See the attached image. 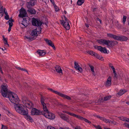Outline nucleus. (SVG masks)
<instances>
[{"label": "nucleus", "mask_w": 129, "mask_h": 129, "mask_svg": "<svg viewBox=\"0 0 129 129\" xmlns=\"http://www.w3.org/2000/svg\"><path fill=\"white\" fill-rule=\"evenodd\" d=\"M8 127L6 125H4L3 124H2V127L1 129H7Z\"/></svg>", "instance_id": "44"}, {"label": "nucleus", "mask_w": 129, "mask_h": 129, "mask_svg": "<svg viewBox=\"0 0 129 129\" xmlns=\"http://www.w3.org/2000/svg\"><path fill=\"white\" fill-rule=\"evenodd\" d=\"M89 67H90V69L91 71L92 72V74L93 75L95 76V73L94 71V67L93 66L90 65H89Z\"/></svg>", "instance_id": "27"}, {"label": "nucleus", "mask_w": 129, "mask_h": 129, "mask_svg": "<svg viewBox=\"0 0 129 129\" xmlns=\"http://www.w3.org/2000/svg\"><path fill=\"white\" fill-rule=\"evenodd\" d=\"M125 121H126L127 122H129V118L126 117V119H125Z\"/></svg>", "instance_id": "56"}, {"label": "nucleus", "mask_w": 129, "mask_h": 129, "mask_svg": "<svg viewBox=\"0 0 129 129\" xmlns=\"http://www.w3.org/2000/svg\"><path fill=\"white\" fill-rule=\"evenodd\" d=\"M50 1L53 4V6L55 5V4L54 2V0H50Z\"/></svg>", "instance_id": "53"}, {"label": "nucleus", "mask_w": 129, "mask_h": 129, "mask_svg": "<svg viewBox=\"0 0 129 129\" xmlns=\"http://www.w3.org/2000/svg\"><path fill=\"white\" fill-rule=\"evenodd\" d=\"M32 25L34 26H40L42 25V23L40 20L33 18L32 21Z\"/></svg>", "instance_id": "10"}, {"label": "nucleus", "mask_w": 129, "mask_h": 129, "mask_svg": "<svg viewBox=\"0 0 129 129\" xmlns=\"http://www.w3.org/2000/svg\"><path fill=\"white\" fill-rule=\"evenodd\" d=\"M126 91L125 89H121L118 93V94L120 95H121L124 93Z\"/></svg>", "instance_id": "29"}, {"label": "nucleus", "mask_w": 129, "mask_h": 129, "mask_svg": "<svg viewBox=\"0 0 129 129\" xmlns=\"http://www.w3.org/2000/svg\"><path fill=\"white\" fill-rule=\"evenodd\" d=\"M42 114L41 111L36 109L34 108L32 109L31 111V114L32 115H39Z\"/></svg>", "instance_id": "12"}, {"label": "nucleus", "mask_w": 129, "mask_h": 129, "mask_svg": "<svg viewBox=\"0 0 129 129\" xmlns=\"http://www.w3.org/2000/svg\"><path fill=\"white\" fill-rule=\"evenodd\" d=\"M85 26L87 27H88L89 26V25L88 24H85Z\"/></svg>", "instance_id": "63"}, {"label": "nucleus", "mask_w": 129, "mask_h": 129, "mask_svg": "<svg viewBox=\"0 0 129 129\" xmlns=\"http://www.w3.org/2000/svg\"><path fill=\"white\" fill-rule=\"evenodd\" d=\"M67 13V12L65 11H64L63 12V13L65 14H66Z\"/></svg>", "instance_id": "64"}, {"label": "nucleus", "mask_w": 129, "mask_h": 129, "mask_svg": "<svg viewBox=\"0 0 129 129\" xmlns=\"http://www.w3.org/2000/svg\"><path fill=\"white\" fill-rule=\"evenodd\" d=\"M98 49L101 52L104 53H107V50L106 47H103L101 46H98Z\"/></svg>", "instance_id": "16"}, {"label": "nucleus", "mask_w": 129, "mask_h": 129, "mask_svg": "<svg viewBox=\"0 0 129 129\" xmlns=\"http://www.w3.org/2000/svg\"><path fill=\"white\" fill-rule=\"evenodd\" d=\"M25 39H28V41L29 42H30L34 39V38L33 37H30L29 36H27L25 37Z\"/></svg>", "instance_id": "28"}, {"label": "nucleus", "mask_w": 129, "mask_h": 129, "mask_svg": "<svg viewBox=\"0 0 129 129\" xmlns=\"http://www.w3.org/2000/svg\"><path fill=\"white\" fill-rule=\"evenodd\" d=\"M14 108L16 112L22 115H25L28 113V110L24 109L25 107L22 104H17L14 106Z\"/></svg>", "instance_id": "1"}, {"label": "nucleus", "mask_w": 129, "mask_h": 129, "mask_svg": "<svg viewBox=\"0 0 129 129\" xmlns=\"http://www.w3.org/2000/svg\"><path fill=\"white\" fill-rule=\"evenodd\" d=\"M54 7L56 11H58L59 9L57 7L55 4V5L53 6Z\"/></svg>", "instance_id": "49"}, {"label": "nucleus", "mask_w": 129, "mask_h": 129, "mask_svg": "<svg viewBox=\"0 0 129 129\" xmlns=\"http://www.w3.org/2000/svg\"><path fill=\"white\" fill-rule=\"evenodd\" d=\"M37 53L40 56H42L46 54V52L44 51L40 50H38L37 52Z\"/></svg>", "instance_id": "23"}, {"label": "nucleus", "mask_w": 129, "mask_h": 129, "mask_svg": "<svg viewBox=\"0 0 129 129\" xmlns=\"http://www.w3.org/2000/svg\"><path fill=\"white\" fill-rule=\"evenodd\" d=\"M11 27H9L8 29V31L9 32H10L11 31Z\"/></svg>", "instance_id": "57"}, {"label": "nucleus", "mask_w": 129, "mask_h": 129, "mask_svg": "<svg viewBox=\"0 0 129 129\" xmlns=\"http://www.w3.org/2000/svg\"><path fill=\"white\" fill-rule=\"evenodd\" d=\"M53 92L56 94H57L59 95V96H61V95L62 94V93H61L59 92H58L57 91H55V90H54V91H53Z\"/></svg>", "instance_id": "39"}, {"label": "nucleus", "mask_w": 129, "mask_h": 129, "mask_svg": "<svg viewBox=\"0 0 129 129\" xmlns=\"http://www.w3.org/2000/svg\"><path fill=\"white\" fill-rule=\"evenodd\" d=\"M114 77L115 78H117V75L116 73L114 74Z\"/></svg>", "instance_id": "61"}, {"label": "nucleus", "mask_w": 129, "mask_h": 129, "mask_svg": "<svg viewBox=\"0 0 129 129\" xmlns=\"http://www.w3.org/2000/svg\"><path fill=\"white\" fill-rule=\"evenodd\" d=\"M95 57H96L98 59H99L101 60H102L103 59H104L103 57L100 56V55H99L97 53V55L95 56Z\"/></svg>", "instance_id": "37"}, {"label": "nucleus", "mask_w": 129, "mask_h": 129, "mask_svg": "<svg viewBox=\"0 0 129 129\" xmlns=\"http://www.w3.org/2000/svg\"><path fill=\"white\" fill-rule=\"evenodd\" d=\"M95 116L97 118H99L101 120V118H103L102 117H100L99 115H96Z\"/></svg>", "instance_id": "54"}, {"label": "nucleus", "mask_w": 129, "mask_h": 129, "mask_svg": "<svg viewBox=\"0 0 129 129\" xmlns=\"http://www.w3.org/2000/svg\"><path fill=\"white\" fill-rule=\"evenodd\" d=\"M84 0H78L77 2V5L81 6L84 2Z\"/></svg>", "instance_id": "31"}, {"label": "nucleus", "mask_w": 129, "mask_h": 129, "mask_svg": "<svg viewBox=\"0 0 129 129\" xmlns=\"http://www.w3.org/2000/svg\"><path fill=\"white\" fill-rule=\"evenodd\" d=\"M91 8L92 9V11L93 12H95L98 9L97 7L95 8H93V7H91Z\"/></svg>", "instance_id": "51"}, {"label": "nucleus", "mask_w": 129, "mask_h": 129, "mask_svg": "<svg viewBox=\"0 0 129 129\" xmlns=\"http://www.w3.org/2000/svg\"><path fill=\"white\" fill-rule=\"evenodd\" d=\"M111 98V96H107L105 97L104 98V100L105 101H107L109 100Z\"/></svg>", "instance_id": "40"}, {"label": "nucleus", "mask_w": 129, "mask_h": 129, "mask_svg": "<svg viewBox=\"0 0 129 129\" xmlns=\"http://www.w3.org/2000/svg\"><path fill=\"white\" fill-rule=\"evenodd\" d=\"M101 120H103L106 123H109L110 122V120L107 119L104 117L101 118Z\"/></svg>", "instance_id": "33"}, {"label": "nucleus", "mask_w": 129, "mask_h": 129, "mask_svg": "<svg viewBox=\"0 0 129 129\" xmlns=\"http://www.w3.org/2000/svg\"><path fill=\"white\" fill-rule=\"evenodd\" d=\"M119 118L120 119L124 121H125V120L126 119V117L123 116L120 117H119Z\"/></svg>", "instance_id": "42"}, {"label": "nucleus", "mask_w": 129, "mask_h": 129, "mask_svg": "<svg viewBox=\"0 0 129 129\" xmlns=\"http://www.w3.org/2000/svg\"><path fill=\"white\" fill-rule=\"evenodd\" d=\"M4 48V49L3 48H1V49L3 51H4L5 50H6V48Z\"/></svg>", "instance_id": "62"}, {"label": "nucleus", "mask_w": 129, "mask_h": 129, "mask_svg": "<svg viewBox=\"0 0 129 129\" xmlns=\"http://www.w3.org/2000/svg\"><path fill=\"white\" fill-rule=\"evenodd\" d=\"M115 25L117 27L119 28L120 27V25L119 24L118 21L116 22L115 23Z\"/></svg>", "instance_id": "41"}, {"label": "nucleus", "mask_w": 129, "mask_h": 129, "mask_svg": "<svg viewBox=\"0 0 129 129\" xmlns=\"http://www.w3.org/2000/svg\"><path fill=\"white\" fill-rule=\"evenodd\" d=\"M23 102L25 106L29 109H31L34 107L33 104L30 101H23Z\"/></svg>", "instance_id": "11"}, {"label": "nucleus", "mask_w": 129, "mask_h": 129, "mask_svg": "<svg viewBox=\"0 0 129 129\" xmlns=\"http://www.w3.org/2000/svg\"><path fill=\"white\" fill-rule=\"evenodd\" d=\"M3 8H0V17H2L3 14Z\"/></svg>", "instance_id": "35"}, {"label": "nucleus", "mask_w": 129, "mask_h": 129, "mask_svg": "<svg viewBox=\"0 0 129 129\" xmlns=\"http://www.w3.org/2000/svg\"><path fill=\"white\" fill-rule=\"evenodd\" d=\"M97 42L100 44L105 45L109 46H114L118 43V42L116 41L103 39L98 40H97Z\"/></svg>", "instance_id": "2"}, {"label": "nucleus", "mask_w": 129, "mask_h": 129, "mask_svg": "<svg viewBox=\"0 0 129 129\" xmlns=\"http://www.w3.org/2000/svg\"><path fill=\"white\" fill-rule=\"evenodd\" d=\"M64 112L69 114L71 116H72L74 117H76L79 120L82 121H84L85 122L88 123L89 124H91V122L89 121L88 120L83 118L80 115H77L75 114L66 111H64Z\"/></svg>", "instance_id": "5"}, {"label": "nucleus", "mask_w": 129, "mask_h": 129, "mask_svg": "<svg viewBox=\"0 0 129 129\" xmlns=\"http://www.w3.org/2000/svg\"><path fill=\"white\" fill-rule=\"evenodd\" d=\"M74 67L75 69L78 70L81 73L82 72V69L78 64V63L76 62H74Z\"/></svg>", "instance_id": "18"}, {"label": "nucleus", "mask_w": 129, "mask_h": 129, "mask_svg": "<svg viewBox=\"0 0 129 129\" xmlns=\"http://www.w3.org/2000/svg\"><path fill=\"white\" fill-rule=\"evenodd\" d=\"M48 100L47 98L44 97H42L41 98V103L43 106L44 111L46 112L48 111L47 105V103H46Z\"/></svg>", "instance_id": "6"}, {"label": "nucleus", "mask_w": 129, "mask_h": 129, "mask_svg": "<svg viewBox=\"0 0 129 129\" xmlns=\"http://www.w3.org/2000/svg\"><path fill=\"white\" fill-rule=\"evenodd\" d=\"M0 71L1 72V73H2V74H3V72L2 71V68L1 67V66H0Z\"/></svg>", "instance_id": "58"}, {"label": "nucleus", "mask_w": 129, "mask_h": 129, "mask_svg": "<svg viewBox=\"0 0 129 129\" xmlns=\"http://www.w3.org/2000/svg\"><path fill=\"white\" fill-rule=\"evenodd\" d=\"M107 35L109 37L113 38L115 40H116L117 36L115 35H113L111 34H107Z\"/></svg>", "instance_id": "25"}, {"label": "nucleus", "mask_w": 129, "mask_h": 129, "mask_svg": "<svg viewBox=\"0 0 129 129\" xmlns=\"http://www.w3.org/2000/svg\"><path fill=\"white\" fill-rule=\"evenodd\" d=\"M44 40L46 41V43L49 46L52 47L53 49H55V46L53 43L52 42L51 40H49L47 39H45Z\"/></svg>", "instance_id": "15"}, {"label": "nucleus", "mask_w": 129, "mask_h": 129, "mask_svg": "<svg viewBox=\"0 0 129 129\" xmlns=\"http://www.w3.org/2000/svg\"><path fill=\"white\" fill-rule=\"evenodd\" d=\"M16 68L18 69L21 70H23L24 71H25L27 72V70H25L23 69H21V68L18 67H16Z\"/></svg>", "instance_id": "45"}, {"label": "nucleus", "mask_w": 129, "mask_h": 129, "mask_svg": "<svg viewBox=\"0 0 129 129\" xmlns=\"http://www.w3.org/2000/svg\"><path fill=\"white\" fill-rule=\"evenodd\" d=\"M96 19L97 21H99L100 22V23L101 24L102 23V22L101 20L99 18H97Z\"/></svg>", "instance_id": "55"}, {"label": "nucleus", "mask_w": 129, "mask_h": 129, "mask_svg": "<svg viewBox=\"0 0 129 129\" xmlns=\"http://www.w3.org/2000/svg\"><path fill=\"white\" fill-rule=\"evenodd\" d=\"M127 39V38L126 37L123 36H117L116 40L122 41H126Z\"/></svg>", "instance_id": "17"}, {"label": "nucleus", "mask_w": 129, "mask_h": 129, "mask_svg": "<svg viewBox=\"0 0 129 129\" xmlns=\"http://www.w3.org/2000/svg\"><path fill=\"white\" fill-rule=\"evenodd\" d=\"M37 31L36 29H34L33 30L31 33V35L34 38L35 37H36L38 35L37 34Z\"/></svg>", "instance_id": "24"}, {"label": "nucleus", "mask_w": 129, "mask_h": 129, "mask_svg": "<svg viewBox=\"0 0 129 129\" xmlns=\"http://www.w3.org/2000/svg\"><path fill=\"white\" fill-rule=\"evenodd\" d=\"M8 86L6 83H3L1 86V93L2 95L4 97H6L9 92L8 91Z\"/></svg>", "instance_id": "4"}, {"label": "nucleus", "mask_w": 129, "mask_h": 129, "mask_svg": "<svg viewBox=\"0 0 129 129\" xmlns=\"http://www.w3.org/2000/svg\"><path fill=\"white\" fill-rule=\"evenodd\" d=\"M56 71L59 73H61L62 74V70L61 68V67L58 66H56L55 67Z\"/></svg>", "instance_id": "22"}, {"label": "nucleus", "mask_w": 129, "mask_h": 129, "mask_svg": "<svg viewBox=\"0 0 129 129\" xmlns=\"http://www.w3.org/2000/svg\"><path fill=\"white\" fill-rule=\"evenodd\" d=\"M13 21V20L12 19H11L10 20H9L7 22V23H9V27H12L13 25V23H12V22Z\"/></svg>", "instance_id": "32"}, {"label": "nucleus", "mask_w": 129, "mask_h": 129, "mask_svg": "<svg viewBox=\"0 0 129 129\" xmlns=\"http://www.w3.org/2000/svg\"><path fill=\"white\" fill-rule=\"evenodd\" d=\"M110 67H111V68L112 69L113 71V73L114 74L116 73V72L115 71V69L114 68L113 66H110Z\"/></svg>", "instance_id": "43"}, {"label": "nucleus", "mask_w": 129, "mask_h": 129, "mask_svg": "<svg viewBox=\"0 0 129 129\" xmlns=\"http://www.w3.org/2000/svg\"><path fill=\"white\" fill-rule=\"evenodd\" d=\"M94 126L96 129H102L101 127L99 125L98 126L94 125Z\"/></svg>", "instance_id": "47"}, {"label": "nucleus", "mask_w": 129, "mask_h": 129, "mask_svg": "<svg viewBox=\"0 0 129 129\" xmlns=\"http://www.w3.org/2000/svg\"><path fill=\"white\" fill-rule=\"evenodd\" d=\"M5 41L4 44L5 45H7L8 46H9V45L8 43V42L7 41V40H6L5 41Z\"/></svg>", "instance_id": "52"}, {"label": "nucleus", "mask_w": 129, "mask_h": 129, "mask_svg": "<svg viewBox=\"0 0 129 129\" xmlns=\"http://www.w3.org/2000/svg\"><path fill=\"white\" fill-rule=\"evenodd\" d=\"M59 115L60 117L63 120L67 121L68 120V118L64 114L62 113H59Z\"/></svg>", "instance_id": "20"}, {"label": "nucleus", "mask_w": 129, "mask_h": 129, "mask_svg": "<svg viewBox=\"0 0 129 129\" xmlns=\"http://www.w3.org/2000/svg\"><path fill=\"white\" fill-rule=\"evenodd\" d=\"M34 5V4H31L30 2L28 3L27 5L28 11L31 14H35L36 13V11L32 7V6Z\"/></svg>", "instance_id": "8"}, {"label": "nucleus", "mask_w": 129, "mask_h": 129, "mask_svg": "<svg viewBox=\"0 0 129 129\" xmlns=\"http://www.w3.org/2000/svg\"><path fill=\"white\" fill-rule=\"evenodd\" d=\"M124 125L125 127L129 128V123H124Z\"/></svg>", "instance_id": "48"}, {"label": "nucleus", "mask_w": 129, "mask_h": 129, "mask_svg": "<svg viewBox=\"0 0 129 129\" xmlns=\"http://www.w3.org/2000/svg\"><path fill=\"white\" fill-rule=\"evenodd\" d=\"M48 89L53 92V91H54V90H53V89H51V88H48Z\"/></svg>", "instance_id": "59"}, {"label": "nucleus", "mask_w": 129, "mask_h": 129, "mask_svg": "<svg viewBox=\"0 0 129 129\" xmlns=\"http://www.w3.org/2000/svg\"><path fill=\"white\" fill-rule=\"evenodd\" d=\"M20 26L22 28H25L29 24L28 21H27L26 18H23L21 23H19Z\"/></svg>", "instance_id": "13"}, {"label": "nucleus", "mask_w": 129, "mask_h": 129, "mask_svg": "<svg viewBox=\"0 0 129 129\" xmlns=\"http://www.w3.org/2000/svg\"><path fill=\"white\" fill-rule=\"evenodd\" d=\"M47 129H56L54 127L52 126H49L47 127Z\"/></svg>", "instance_id": "46"}, {"label": "nucleus", "mask_w": 129, "mask_h": 129, "mask_svg": "<svg viewBox=\"0 0 129 129\" xmlns=\"http://www.w3.org/2000/svg\"><path fill=\"white\" fill-rule=\"evenodd\" d=\"M95 57H96L98 59H99L101 60H102L103 59H104L103 57L100 56V55H99L97 53V55L95 56Z\"/></svg>", "instance_id": "38"}, {"label": "nucleus", "mask_w": 129, "mask_h": 129, "mask_svg": "<svg viewBox=\"0 0 129 129\" xmlns=\"http://www.w3.org/2000/svg\"><path fill=\"white\" fill-rule=\"evenodd\" d=\"M109 123H111L114 125H115L116 124V122L114 121H111L110 120V122Z\"/></svg>", "instance_id": "50"}, {"label": "nucleus", "mask_w": 129, "mask_h": 129, "mask_svg": "<svg viewBox=\"0 0 129 129\" xmlns=\"http://www.w3.org/2000/svg\"><path fill=\"white\" fill-rule=\"evenodd\" d=\"M88 53L92 56H94V57L97 55V53L91 51L88 52Z\"/></svg>", "instance_id": "34"}, {"label": "nucleus", "mask_w": 129, "mask_h": 129, "mask_svg": "<svg viewBox=\"0 0 129 129\" xmlns=\"http://www.w3.org/2000/svg\"><path fill=\"white\" fill-rule=\"evenodd\" d=\"M8 97L11 102L15 104V105L18 104L20 101L17 95L15 93L9 92Z\"/></svg>", "instance_id": "3"}, {"label": "nucleus", "mask_w": 129, "mask_h": 129, "mask_svg": "<svg viewBox=\"0 0 129 129\" xmlns=\"http://www.w3.org/2000/svg\"><path fill=\"white\" fill-rule=\"evenodd\" d=\"M4 12L6 15V16L5 17V19L6 20H8L9 19V17L7 11H5V8L4 9Z\"/></svg>", "instance_id": "26"}, {"label": "nucleus", "mask_w": 129, "mask_h": 129, "mask_svg": "<svg viewBox=\"0 0 129 129\" xmlns=\"http://www.w3.org/2000/svg\"><path fill=\"white\" fill-rule=\"evenodd\" d=\"M61 97L65 98L68 100H70L71 99V98L69 96L62 93Z\"/></svg>", "instance_id": "30"}, {"label": "nucleus", "mask_w": 129, "mask_h": 129, "mask_svg": "<svg viewBox=\"0 0 129 129\" xmlns=\"http://www.w3.org/2000/svg\"><path fill=\"white\" fill-rule=\"evenodd\" d=\"M2 37L4 41L6 40V38H5V37L4 35Z\"/></svg>", "instance_id": "60"}, {"label": "nucleus", "mask_w": 129, "mask_h": 129, "mask_svg": "<svg viewBox=\"0 0 129 129\" xmlns=\"http://www.w3.org/2000/svg\"><path fill=\"white\" fill-rule=\"evenodd\" d=\"M111 83V78L109 76L107 79V81L105 83V86L106 87H108L110 86Z\"/></svg>", "instance_id": "19"}, {"label": "nucleus", "mask_w": 129, "mask_h": 129, "mask_svg": "<svg viewBox=\"0 0 129 129\" xmlns=\"http://www.w3.org/2000/svg\"><path fill=\"white\" fill-rule=\"evenodd\" d=\"M64 20L60 21L61 23L66 30H69L70 28V26L69 24L70 21L67 19L65 16H64Z\"/></svg>", "instance_id": "7"}, {"label": "nucleus", "mask_w": 129, "mask_h": 129, "mask_svg": "<svg viewBox=\"0 0 129 129\" xmlns=\"http://www.w3.org/2000/svg\"><path fill=\"white\" fill-rule=\"evenodd\" d=\"M24 115L25 116V118L27 120L29 121H30L31 122H32L33 121L32 118L30 116V115L28 114V113H27L26 115Z\"/></svg>", "instance_id": "21"}, {"label": "nucleus", "mask_w": 129, "mask_h": 129, "mask_svg": "<svg viewBox=\"0 0 129 129\" xmlns=\"http://www.w3.org/2000/svg\"><path fill=\"white\" fill-rule=\"evenodd\" d=\"M44 115L45 117L48 119L51 120H53L55 118V114L51 112H46L44 114Z\"/></svg>", "instance_id": "9"}, {"label": "nucleus", "mask_w": 129, "mask_h": 129, "mask_svg": "<svg viewBox=\"0 0 129 129\" xmlns=\"http://www.w3.org/2000/svg\"><path fill=\"white\" fill-rule=\"evenodd\" d=\"M26 15V12L25 10L23 8H22L20 10V13L19 16L20 17H25Z\"/></svg>", "instance_id": "14"}, {"label": "nucleus", "mask_w": 129, "mask_h": 129, "mask_svg": "<svg viewBox=\"0 0 129 129\" xmlns=\"http://www.w3.org/2000/svg\"><path fill=\"white\" fill-rule=\"evenodd\" d=\"M127 18V17L126 16H123V18L122 19V22L123 23V24H124L125 23V22L126 21V19Z\"/></svg>", "instance_id": "36"}]
</instances>
